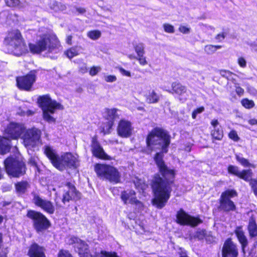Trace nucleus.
Masks as SVG:
<instances>
[{"label": "nucleus", "mask_w": 257, "mask_h": 257, "mask_svg": "<svg viewBox=\"0 0 257 257\" xmlns=\"http://www.w3.org/2000/svg\"><path fill=\"white\" fill-rule=\"evenodd\" d=\"M95 171L98 177L108 180L113 183L120 182V175L114 167L105 164H97L94 167Z\"/></svg>", "instance_id": "obj_6"}, {"label": "nucleus", "mask_w": 257, "mask_h": 257, "mask_svg": "<svg viewBox=\"0 0 257 257\" xmlns=\"http://www.w3.org/2000/svg\"><path fill=\"white\" fill-rule=\"evenodd\" d=\"M56 108H49V109H44L43 111V118L45 120L49 123H53L56 121V119L52 116L55 112Z\"/></svg>", "instance_id": "obj_29"}, {"label": "nucleus", "mask_w": 257, "mask_h": 257, "mask_svg": "<svg viewBox=\"0 0 257 257\" xmlns=\"http://www.w3.org/2000/svg\"><path fill=\"white\" fill-rule=\"evenodd\" d=\"M163 28L165 32L173 34L175 32L174 27L168 23H165L163 25Z\"/></svg>", "instance_id": "obj_39"}, {"label": "nucleus", "mask_w": 257, "mask_h": 257, "mask_svg": "<svg viewBox=\"0 0 257 257\" xmlns=\"http://www.w3.org/2000/svg\"><path fill=\"white\" fill-rule=\"evenodd\" d=\"M87 36L93 40L98 39L101 36V33L99 30H92L87 32Z\"/></svg>", "instance_id": "obj_35"}, {"label": "nucleus", "mask_w": 257, "mask_h": 257, "mask_svg": "<svg viewBox=\"0 0 257 257\" xmlns=\"http://www.w3.org/2000/svg\"><path fill=\"white\" fill-rule=\"evenodd\" d=\"M49 6H50V8L51 9L55 11H58V7L59 6V2H58L55 0L51 1L50 3Z\"/></svg>", "instance_id": "obj_50"}, {"label": "nucleus", "mask_w": 257, "mask_h": 257, "mask_svg": "<svg viewBox=\"0 0 257 257\" xmlns=\"http://www.w3.org/2000/svg\"><path fill=\"white\" fill-rule=\"evenodd\" d=\"M177 222L181 225L195 226L201 223L202 221L199 218L192 217L187 214L182 209H181L177 214Z\"/></svg>", "instance_id": "obj_13"}, {"label": "nucleus", "mask_w": 257, "mask_h": 257, "mask_svg": "<svg viewBox=\"0 0 257 257\" xmlns=\"http://www.w3.org/2000/svg\"><path fill=\"white\" fill-rule=\"evenodd\" d=\"M248 122L251 125L257 124V119L255 118L250 119L248 121Z\"/></svg>", "instance_id": "obj_59"}, {"label": "nucleus", "mask_w": 257, "mask_h": 257, "mask_svg": "<svg viewBox=\"0 0 257 257\" xmlns=\"http://www.w3.org/2000/svg\"><path fill=\"white\" fill-rule=\"evenodd\" d=\"M163 156V153H158L154 157L160 174H156L152 182L154 196L153 203L159 209L166 205L170 197L172 190L171 185L174 183L176 174L174 170L169 168L165 164Z\"/></svg>", "instance_id": "obj_1"}, {"label": "nucleus", "mask_w": 257, "mask_h": 257, "mask_svg": "<svg viewBox=\"0 0 257 257\" xmlns=\"http://www.w3.org/2000/svg\"><path fill=\"white\" fill-rule=\"evenodd\" d=\"M6 5L10 7H16L20 5L19 0H5Z\"/></svg>", "instance_id": "obj_43"}, {"label": "nucleus", "mask_w": 257, "mask_h": 257, "mask_svg": "<svg viewBox=\"0 0 257 257\" xmlns=\"http://www.w3.org/2000/svg\"><path fill=\"white\" fill-rule=\"evenodd\" d=\"M204 110V107H200L196 109H195L192 113V117L193 119H195L196 118L197 115L198 114L202 113Z\"/></svg>", "instance_id": "obj_46"}, {"label": "nucleus", "mask_w": 257, "mask_h": 257, "mask_svg": "<svg viewBox=\"0 0 257 257\" xmlns=\"http://www.w3.org/2000/svg\"><path fill=\"white\" fill-rule=\"evenodd\" d=\"M235 233L238 241L241 244L242 250L244 253L245 248L247 246L248 241L244 231L241 227H237L235 230Z\"/></svg>", "instance_id": "obj_27"}, {"label": "nucleus", "mask_w": 257, "mask_h": 257, "mask_svg": "<svg viewBox=\"0 0 257 257\" xmlns=\"http://www.w3.org/2000/svg\"><path fill=\"white\" fill-rule=\"evenodd\" d=\"M27 216L32 220L33 227L38 232L47 229L50 225L48 219L41 212L29 210Z\"/></svg>", "instance_id": "obj_7"}, {"label": "nucleus", "mask_w": 257, "mask_h": 257, "mask_svg": "<svg viewBox=\"0 0 257 257\" xmlns=\"http://www.w3.org/2000/svg\"><path fill=\"white\" fill-rule=\"evenodd\" d=\"M15 186L18 193L24 194L30 187V185L27 181H21L16 184Z\"/></svg>", "instance_id": "obj_32"}, {"label": "nucleus", "mask_w": 257, "mask_h": 257, "mask_svg": "<svg viewBox=\"0 0 257 257\" xmlns=\"http://www.w3.org/2000/svg\"><path fill=\"white\" fill-rule=\"evenodd\" d=\"M80 70H81V72H82V73H85V72H86L87 71V68H86V66H85L84 67V68H81L80 69Z\"/></svg>", "instance_id": "obj_62"}, {"label": "nucleus", "mask_w": 257, "mask_h": 257, "mask_svg": "<svg viewBox=\"0 0 257 257\" xmlns=\"http://www.w3.org/2000/svg\"><path fill=\"white\" fill-rule=\"evenodd\" d=\"M135 50L138 56H142L145 54V47L143 43H139L135 46Z\"/></svg>", "instance_id": "obj_38"}, {"label": "nucleus", "mask_w": 257, "mask_h": 257, "mask_svg": "<svg viewBox=\"0 0 257 257\" xmlns=\"http://www.w3.org/2000/svg\"><path fill=\"white\" fill-rule=\"evenodd\" d=\"M59 47V42L56 37L49 34H45L40 36L36 43L29 44V50L33 54H40L46 51L52 52Z\"/></svg>", "instance_id": "obj_4"}, {"label": "nucleus", "mask_w": 257, "mask_h": 257, "mask_svg": "<svg viewBox=\"0 0 257 257\" xmlns=\"http://www.w3.org/2000/svg\"><path fill=\"white\" fill-rule=\"evenodd\" d=\"M118 109L116 108H107L105 110L106 118L108 120L106 124V126L103 127V131L104 134H109L110 131L111 129L115 119L118 117L117 113Z\"/></svg>", "instance_id": "obj_21"}, {"label": "nucleus", "mask_w": 257, "mask_h": 257, "mask_svg": "<svg viewBox=\"0 0 257 257\" xmlns=\"http://www.w3.org/2000/svg\"><path fill=\"white\" fill-rule=\"evenodd\" d=\"M134 127L131 121L121 119L119 121L117 127V133L122 138H128L133 133Z\"/></svg>", "instance_id": "obj_15"}, {"label": "nucleus", "mask_w": 257, "mask_h": 257, "mask_svg": "<svg viewBox=\"0 0 257 257\" xmlns=\"http://www.w3.org/2000/svg\"><path fill=\"white\" fill-rule=\"evenodd\" d=\"M120 198L124 204L130 203L138 206L139 208L143 207V204L138 200L136 196V193L134 190H125L121 192Z\"/></svg>", "instance_id": "obj_18"}, {"label": "nucleus", "mask_w": 257, "mask_h": 257, "mask_svg": "<svg viewBox=\"0 0 257 257\" xmlns=\"http://www.w3.org/2000/svg\"><path fill=\"white\" fill-rule=\"evenodd\" d=\"M180 32L184 34H188L191 32V28L185 25H181L178 29Z\"/></svg>", "instance_id": "obj_44"}, {"label": "nucleus", "mask_w": 257, "mask_h": 257, "mask_svg": "<svg viewBox=\"0 0 257 257\" xmlns=\"http://www.w3.org/2000/svg\"><path fill=\"white\" fill-rule=\"evenodd\" d=\"M101 69V67L99 66H93L90 69L89 74L91 76H94L100 72Z\"/></svg>", "instance_id": "obj_45"}, {"label": "nucleus", "mask_w": 257, "mask_h": 257, "mask_svg": "<svg viewBox=\"0 0 257 257\" xmlns=\"http://www.w3.org/2000/svg\"><path fill=\"white\" fill-rule=\"evenodd\" d=\"M2 243V234L0 233V257H7V251L6 249H1Z\"/></svg>", "instance_id": "obj_51"}, {"label": "nucleus", "mask_w": 257, "mask_h": 257, "mask_svg": "<svg viewBox=\"0 0 257 257\" xmlns=\"http://www.w3.org/2000/svg\"><path fill=\"white\" fill-rule=\"evenodd\" d=\"M10 141L4 137L0 138V153L4 154L9 151Z\"/></svg>", "instance_id": "obj_31"}, {"label": "nucleus", "mask_w": 257, "mask_h": 257, "mask_svg": "<svg viewBox=\"0 0 257 257\" xmlns=\"http://www.w3.org/2000/svg\"><path fill=\"white\" fill-rule=\"evenodd\" d=\"M237 195V192L234 190H227L222 192L219 199V208L225 212L235 211L236 206L230 198Z\"/></svg>", "instance_id": "obj_9"}, {"label": "nucleus", "mask_w": 257, "mask_h": 257, "mask_svg": "<svg viewBox=\"0 0 257 257\" xmlns=\"http://www.w3.org/2000/svg\"><path fill=\"white\" fill-rule=\"evenodd\" d=\"M118 70L120 72V73L123 76H126L127 77H131V72L125 70L124 69H123L122 67H118Z\"/></svg>", "instance_id": "obj_54"}, {"label": "nucleus", "mask_w": 257, "mask_h": 257, "mask_svg": "<svg viewBox=\"0 0 257 257\" xmlns=\"http://www.w3.org/2000/svg\"><path fill=\"white\" fill-rule=\"evenodd\" d=\"M91 147L92 153L95 157L104 160L111 159L110 157L104 152L99 144L94 139L92 140Z\"/></svg>", "instance_id": "obj_24"}, {"label": "nucleus", "mask_w": 257, "mask_h": 257, "mask_svg": "<svg viewBox=\"0 0 257 257\" xmlns=\"http://www.w3.org/2000/svg\"><path fill=\"white\" fill-rule=\"evenodd\" d=\"M33 201L36 205L41 208L47 213L53 214L54 212L55 208L51 201L44 199L37 195H34Z\"/></svg>", "instance_id": "obj_20"}, {"label": "nucleus", "mask_w": 257, "mask_h": 257, "mask_svg": "<svg viewBox=\"0 0 257 257\" xmlns=\"http://www.w3.org/2000/svg\"><path fill=\"white\" fill-rule=\"evenodd\" d=\"M229 138L233 141L237 142L239 140V138L238 137L237 134L235 131H231L228 135Z\"/></svg>", "instance_id": "obj_47"}, {"label": "nucleus", "mask_w": 257, "mask_h": 257, "mask_svg": "<svg viewBox=\"0 0 257 257\" xmlns=\"http://www.w3.org/2000/svg\"><path fill=\"white\" fill-rule=\"evenodd\" d=\"M232 82L234 84L235 92L239 96H242L244 94V89L240 87L238 83H237L234 79L232 80Z\"/></svg>", "instance_id": "obj_42"}, {"label": "nucleus", "mask_w": 257, "mask_h": 257, "mask_svg": "<svg viewBox=\"0 0 257 257\" xmlns=\"http://www.w3.org/2000/svg\"><path fill=\"white\" fill-rule=\"evenodd\" d=\"M3 206H6L7 205H8L10 204V202H6V201H3L2 203Z\"/></svg>", "instance_id": "obj_63"}, {"label": "nucleus", "mask_w": 257, "mask_h": 257, "mask_svg": "<svg viewBox=\"0 0 257 257\" xmlns=\"http://www.w3.org/2000/svg\"><path fill=\"white\" fill-rule=\"evenodd\" d=\"M104 80L107 82H113L116 80V77L114 75H107L104 77Z\"/></svg>", "instance_id": "obj_53"}, {"label": "nucleus", "mask_w": 257, "mask_h": 257, "mask_svg": "<svg viewBox=\"0 0 257 257\" xmlns=\"http://www.w3.org/2000/svg\"><path fill=\"white\" fill-rule=\"evenodd\" d=\"M221 48V46H216V45H206L204 48V51L205 52L208 54H211L214 53L217 49H220Z\"/></svg>", "instance_id": "obj_37"}, {"label": "nucleus", "mask_w": 257, "mask_h": 257, "mask_svg": "<svg viewBox=\"0 0 257 257\" xmlns=\"http://www.w3.org/2000/svg\"><path fill=\"white\" fill-rule=\"evenodd\" d=\"M160 95L155 90H150L145 95L146 101L148 103H156L160 99Z\"/></svg>", "instance_id": "obj_28"}, {"label": "nucleus", "mask_w": 257, "mask_h": 257, "mask_svg": "<svg viewBox=\"0 0 257 257\" xmlns=\"http://www.w3.org/2000/svg\"><path fill=\"white\" fill-rule=\"evenodd\" d=\"M228 172L238 178L248 182L252 177V172L250 169L242 170L240 171L237 166L229 165L228 167Z\"/></svg>", "instance_id": "obj_17"}, {"label": "nucleus", "mask_w": 257, "mask_h": 257, "mask_svg": "<svg viewBox=\"0 0 257 257\" xmlns=\"http://www.w3.org/2000/svg\"><path fill=\"white\" fill-rule=\"evenodd\" d=\"M211 124L213 127L211 131V136L213 138L217 140H221L223 136V133L221 127L219 124L217 119H213L211 121Z\"/></svg>", "instance_id": "obj_25"}, {"label": "nucleus", "mask_w": 257, "mask_h": 257, "mask_svg": "<svg viewBox=\"0 0 257 257\" xmlns=\"http://www.w3.org/2000/svg\"><path fill=\"white\" fill-rule=\"evenodd\" d=\"M41 132L36 128L26 130L22 139L25 146L27 148L34 147L38 145L40 141Z\"/></svg>", "instance_id": "obj_10"}, {"label": "nucleus", "mask_w": 257, "mask_h": 257, "mask_svg": "<svg viewBox=\"0 0 257 257\" xmlns=\"http://www.w3.org/2000/svg\"><path fill=\"white\" fill-rule=\"evenodd\" d=\"M38 102L40 107L42 108L43 110L44 109H49V108L63 109L62 105L57 102L56 101L52 100L49 95L40 96L38 99Z\"/></svg>", "instance_id": "obj_16"}, {"label": "nucleus", "mask_w": 257, "mask_h": 257, "mask_svg": "<svg viewBox=\"0 0 257 257\" xmlns=\"http://www.w3.org/2000/svg\"><path fill=\"white\" fill-rule=\"evenodd\" d=\"M235 158L237 161L242 166L244 167H252L253 168H255V165L250 163L248 160L245 158L242 157L239 155H236Z\"/></svg>", "instance_id": "obj_33"}, {"label": "nucleus", "mask_w": 257, "mask_h": 257, "mask_svg": "<svg viewBox=\"0 0 257 257\" xmlns=\"http://www.w3.org/2000/svg\"><path fill=\"white\" fill-rule=\"evenodd\" d=\"M69 243L74 244V246L78 251L80 257L90 256L87 244L79 238L74 236L71 237L69 240Z\"/></svg>", "instance_id": "obj_14"}, {"label": "nucleus", "mask_w": 257, "mask_h": 257, "mask_svg": "<svg viewBox=\"0 0 257 257\" xmlns=\"http://www.w3.org/2000/svg\"><path fill=\"white\" fill-rule=\"evenodd\" d=\"M76 11L79 14H83L85 12V10L82 8H77Z\"/></svg>", "instance_id": "obj_60"}, {"label": "nucleus", "mask_w": 257, "mask_h": 257, "mask_svg": "<svg viewBox=\"0 0 257 257\" xmlns=\"http://www.w3.org/2000/svg\"><path fill=\"white\" fill-rule=\"evenodd\" d=\"M27 115H30L34 114V112L31 110H28L26 112Z\"/></svg>", "instance_id": "obj_64"}, {"label": "nucleus", "mask_w": 257, "mask_h": 257, "mask_svg": "<svg viewBox=\"0 0 257 257\" xmlns=\"http://www.w3.org/2000/svg\"><path fill=\"white\" fill-rule=\"evenodd\" d=\"M28 254L30 257H46L44 248L35 243L30 246Z\"/></svg>", "instance_id": "obj_26"}, {"label": "nucleus", "mask_w": 257, "mask_h": 257, "mask_svg": "<svg viewBox=\"0 0 257 257\" xmlns=\"http://www.w3.org/2000/svg\"><path fill=\"white\" fill-rule=\"evenodd\" d=\"M5 43L9 52L16 56H20L28 52L24 40L20 32L18 30L8 33L5 38Z\"/></svg>", "instance_id": "obj_5"}, {"label": "nucleus", "mask_w": 257, "mask_h": 257, "mask_svg": "<svg viewBox=\"0 0 257 257\" xmlns=\"http://www.w3.org/2000/svg\"><path fill=\"white\" fill-rule=\"evenodd\" d=\"M248 230L250 236H257V224L254 219L252 217H251L249 220Z\"/></svg>", "instance_id": "obj_30"}, {"label": "nucleus", "mask_w": 257, "mask_h": 257, "mask_svg": "<svg viewBox=\"0 0 257 257\" xmlns=\"http://www.w3.org/2000/svg\"><path fill=\"white\" fill-rule=\"evenodd\" d=\"M222 253V257H237L238 249L230 239H227L223 244Z\"/></svg>", "instance_id": "obj_23"}, {"label": "nucleus", "mask_w": 257, "mask_h": 257, "mask_svg": "<svg viewBox=\"0 0 257 257\" xmlns=\"http://www.w3.org/2000/svg\"><path fill=\"white\" fill-rule=\"evenodd\" d=\"M79 50L80 49L78 47H73L66 51L65 54L68 58L71 59L79 54Z\"/></svg>", "instance_id": "obj_34"}, {"label": "nucleus", "mask_w": 257, "mask_h": 257, "mask_svg": "<svg viewBox=\"0 0 257 257\" xmlns=\"http://www.w3.org/2000/svg\"><path fill=\"white\" fill-rule=\"evenodd\" d=\"M225 38V35L224 33H221L218 34L216 37V39L218 40L219 41H221Z\"/></svg>", "instance_id": "obj_57"}, {"label": "nucleus", "mask_w": 257, "mask_h": 257, "mask_svg": "<svg viewBox=\"0 0 257 257\" xmlns=\"http://www.w3.org/2000/svg\"><path fill=\"white\" fill-rule=\"evenodd\" d=\"M238 63L240 67L243 68L245 67L246 66V62L243 57H239L238 59Z\"/></svg>", "instance_id": "obj_55"}, {"label": "nucleus", "mask_w": 257, "mask_h": 257, "mask_svg": "<svg viewBox=\"0 0 257 257\" xmlns=\"http://www.w3.org/2000/svg\"><path fill=\"white\" fill-rule=\"evenodd\" d=\"M220 74L222 76H223L228 79L229 78H230L231 75H232V72H231L229 71H227V70H220Z\"/></svg>", "instance_id": "obj_49"}, {"label": "nucleus", "mask_w": 257, "mask_h": 257, "mask_svg": "<svg viewBox=\"0 0 257 257\" xmlns=\"http://www.w3.org/2000/svg\"><path fill=\"white\" fill-rule=\"evenodd\" d=\"M172 90L168 91L172 94L175 93L179 96L180 101H184L187 99L188 95L187 94V87L179 82H174L171 84Z\"/></svg>", "instance_id": "obj_22"}, {"label": "nucleus", "mask_w": 257, "mask_h": 257, "mask_svg": "<svg viewBox=\"0 0 257 257\" xmlns=\"http://www.w3.org/2000/svg\"><path fill=\"white\" fill-rule=\"evenodd\" d=\"M36 80L35 71H31L24 76L17 78V86L20 89L29 91L31 89Z\"/></svg>", "instance_id": "obj_12"}, {"label": "nucleus", "mask_w": 257, "mask_h": 257, "mask_svg": "<svg viewBox=\"0 0 257 257\" xmlns=\"http://www.w3.org/2000/svg\"><path fill=\"white\" fill-rule=\"evenodd\" d=\"M58 11H64L65 10H66V6L65 5L61 4V3H59V6H58Z\"/></svg>", "instance_id": "obj_58"}, {"label": "nucleus", "mask_w": 257, "mask_h": 257, "mask_svg": "<svg viewBox=\"0 0 257 257\" xmlns=\"http://www.w3.org/2000/svg\"><path fill=\"white\" fill-rule=\"evenodd\" d=\"M72 36H68L66 38V43L69 45H71L72 44Z\"/></svg>", "instance_id": "obj_61"}, {"label": "nucleus", "mask_w": 257, "mask_h": 257, "mask_svg": "<svg viewBox=\"0 0 257 257\" xmlns=\"http://www.w3.org/2000/svg\"><path fill=\"white\" fill-rule=\"evenodd\" d=\"M206 231L203 229L198 230L194 235V238H197L199 240L202 239L205 236Z\"/></svg>", "instance_id": "obj_41"}, {"label": "nucleus", "mask_w": 257, "mask_h": 257, "mask_svg": "<svg viewBox=\"0 0 257 257\" xmlns=\"http://www.w3.org/2000/svg\"><path fill=\"white\" fill-rule=\"evenodd\" d=\"M8 174L14 177H19L25 173L24 163L13 158H8L4 162Z\"/></svg>", "instance_id": "obj_8"}, {"label": "nucleus", "mask_w": 257, "mask_h": 257, "mask_svg": "<svg viewBox=\"0 0 257 257\" xmlns=\"http://www.w3.org/2000/svg\"><path fill=\"white\" fill-rule=\"evenodd\" d=\"M249 185L250 186L251 189L255 195L257 196V178L252 179L249 181Z\"/></svg>", "instance_id": "obj_40"}, {"label": "nucleus", "mask_w": 257, "mask_h": 257, "mask_svg": "<svg viewBox=\"0 0 257 257\" xmlns=\"http://www.w3.org/2000/svg\"><path fill=\"white\" fill-rule=\"evenodd\" d=\"M44 152L53 166L60 171L76 167L77 158L71 153H64L60 156L57 151L49 146L44 147Z\"/></svg>", "instance_id": "obj_2"}, {"label": "nucleus", "mask_w": 257, "mask_h": 257, "mask_svg": "<svg viewBox=\"0 0 257 257\" xmlns=\"http://www.w3.org/2000/svg\"><path fill=\"white\" fill-rule=\"evenodd\" d=\"M26 131V127L22 123L11 122L5 130L8 137L13 139H18L22 137Z\"/></svg>", "instance_id": "obj_11"}, {"label": "nucleus", "mask_w": 257, "mask_h": 257, "mask_svg": "<svg viewBox=\"0 0 257 257\" xmlns=\"http://www.w3.org/2000/svg\"><path fill=\"white\" fill-rule=\"evenodd\" d=\"M65 191L62 198V202L64 203L70 200H77L80 198V193L77 191L75 186L70 183L67 184Z\"/></svg>", "instance_id": "obj_19"}, {"label": "nucleus", "mask_w": 257, "mask_h": 257, "mask_svg": "<svg viewBox=\"0 0 257 257\" xmlns=\"http://www.w3.org/2000/svg\"><path fill=\"white\" fill-rule=\"evenodd\" d=\"M58 257H73L72 255L66 250H61L59 251Z\"/></svg>", "instance_id": "obj_52"}, {"label": "nucleus", "mask_w": 257, "mask_h": 257, "mask_svg": "<svg viewBox=\"0 0 257 257\" xmlns=\"http://www.w3.org/2000/svg\"><path fill=\"white\" fill-rule=\"evenodd\" d=\"M241 103L243 107L247 109H251L255 105L253 100L247 98L242 99L241 101Z\"/></svg>", "instance_id": "obj_36"}, {"label": "nucleus", "mask_w": 257, "mask_h": 257, "mask_svg": "<svg viewBox=\"0 0 257 257\" xmlns=\"http://www.w3.org/2000/svg\"><path fill=\"white\" fill-rule=\"evenodd\" d=\"M146 142L151 149H162L163 153H166L170 143V137L165 130L156 127L149 134Z\"/></svg>", "instance_id": "obj_3"}, {"label": "nucleus", "mask_w": 257, "mask_h": 257, "mask_svg": "<svg viewBox=\"0 0 257 257\" xmlns=\"http://www.w3.org/2000/svg\"><path fill=\"white\" fill-rule=\"evenodd\" d=\"M28 163L33 166H36L37 165L36 159L34 157H31L29 160Z\"/></svg>", "instance_id": "obj_56"}, {"label": "nucleus", "mask_w": 257, "mask_h": 257, "mask_svg": "<svg viewBox=\"0 0 257 257\" xmlns=\"http://www.w3.org/2000/svg\"><path fill=\"white\" fill-rule=\"evenodd\" d=\"M137 60H138L139 62V63L141 65L145 66L147 64V61L146 60V57L144 56V55H142V56H138L136 58Z\"/></svg>", "instance_id": "obj_48"}]
</instances>
